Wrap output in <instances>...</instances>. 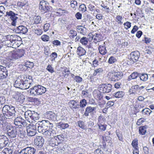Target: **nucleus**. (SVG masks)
<instances>
[{"label":"nucleus","mask_w":154,"mask_h":154,"mask_svg":"<svg viewBox=\"0 0 154 154\" xmlns=\"http://www.w3.org/2000/svg\"><path fill=\"white\" fill-rule=\"evenodd\" d=\"M14 106L11 105H5L3 107L2 112L6 119H11L15 115L16 111Z\"/></svg>","instance_id":"nucleus-1"},{"label":"nucleus","mask_w":154,"mask_h":154,"mask_svg":"<svg viewBox=\"0 0 154 154\" xmlns=\"http://www.w3.org/2000/svg\"><path fill=\"white\" fill-rule=\"evenodd\" d=\"M49 122L48 120H43L42 121H38L34 125L35 129H37L38 132L43 133L48 129V125Z\"/></svg>","instance_id":"nucleus-2"},{"label":"nucleus","mask_w":154,"mask_h":154,"mask_svg":"<svg viewBox=\"0 0 154 154\" xmlns=\"http://www.w3.org/2000/svg\"><path fill=\"white\" fill-rule=\"evenodd\" d=\"M46 91V88L40 85H38L31 88L29 92L32 96H35L42 95L45 93Z\"/></svg>","instance_id":"nucleus-3"},{"label":"nucleus","mask_w":154,"mask_h":154,"mask_svg":"<svg viewBox=\"0 0 154 154\" xmlns=\"http://www.w3.org/2000/svg\"><path fill=\"white\" fill-rule=\"evenodd\" d=\"M7 134L10 139H13L16 137L18 132L17 126L11 125H8L7 127Z\"/></svg>","instance_id":"nucleus-4"},{"label":"nucleus","mask_w":154,"mask_h":154,"mask_svg":"<svg viewBox=\"0 0 154 154\" xmlns=\"http://www.w3.org/2000/svg\"><path fill=\"white\" fill-rule=\"evenodd\" d=\"M18 14L15 13L13 11H9L6 12L5 16L7 17L11 20V25L14 26H16L17 22L16 20L18 19Z\"/></svg>","instance_id":"nucleus-5"},{"label":"nucleus","mask_w":154,"mask_h":154,"mask_svg":"<svg viewBox=\"0 0 154 154\" xmlns=\"http://www.w3.org/2000/svg\"><path fill=\"white\" fill-rule=\"evenodd\" d=\"M23 77H21V76L18 77L16 80L14 84V86L15 87L17 88H19L22 90H25L27 89L24 83L23 80L22 79H23Z\"/></svg>","instance_id":"nucleus-6"},{"label":"nucleus","mask_w":154,"mask_h":154,"mask_svg":"<svg viewBox=\"0 0 154 154\" xmlns=\"http://www.w3.org/2000/svg\"><path fill=\"white\" fill-rule=\"evenodd\" d=\"M112 86L110 84H101L99 86L98 88L101 93H108L111 91Z\"/></svg>","instance_id":"nucleus-7"},{"label":"nucleus","mask_w":154,"mask_h":154,"mask_svg":"<svg viewBox=\"0 0 154 154\" xmlns=\"http://www.w3.org/2000/svg\"><path fill=\"white\" fill-rule=\"evenodd\" d=\"M21 77H23L22 79L24 83L26 86L27 89L28 88L33 84V80L32 79V77L29 75H24L21 76Z\"/></svg>","instance_id":"nucleus-8"},{"label":"nucleus","mask_w":154,"mask_h":154,"mask_svg":"<svg viewBox=\"0 0 154 154\" xmlns=\"http://www.w3.org/2000/svg\"><path fill=\"white\" fill-rule=\"evenodd\" d=\"M23 55V54L17 52L10 51L9 54V59L10 60L11 62H13V61H15L16 60L20 58Z\"/></svg>","instance_id":"nucleus-9"},{"label":"nucleus","mask_w":154,"mask_h":154,"mask_svg":"<svg viewBox=\"0 0 154 154\" xmlns=\"http://www.w3.org/2000/svg\"><path fill=\"white\" fill-rule=\"evenodd\" d=\"M14 124L15 126H23L24 127L26 126L28 124L25 120L20 116L17 117L14 120Z\"/></svg>","instance_id":"nucleus-10"},{"label":"nucleus","mask_w":154,"mask_h":154,"mask_svg":"<svg viewBox=\"0 0 154 154\" xmlns=\"http://www.w3.org/2000/svg\"><path fill=\"white\" fill-rule=\"evenodd\" d=\"M28 29L24 26L21 25L17 26L14 29L16 33L20 34H25L28 31Z\"/></svg>","instance_id":"nucleus-11"},{"label":"nucleus","mask_w":154,"mask_h":154,"mask_svg":"<svg viewBox=\"0 0 154 154\" xmlns=\"http://www.w3.org/2000/svg\"><path fill=\"white\" fill-rule=\"evenodd\" d=\"M9 141L8 138L5 135H0V148L2 149L8 146Z\"/></svg>","instance_id":"nucleus-12"},{"label":"nucleus","mask_w":154,"mask_h":154,"mask_svg":"<svg viewBox=\"0 0 154 154\" xmlns=\"http://www.w3.org/2000/svg\"><path fill=\"white\" fill-rule=\"evenodd\" d=\"M140 55V53L138 51H134L130 53L128 58L131 63L136 62L138 59Z\"/></svg>","instance_id":"nucleus-13"},{"label":"nucleus","mask_w":154,"mask_h":154,"mask_svg":"<svg viewBox=\"0 0 154 154\" xmlns=\"http://www.w3.org/2000/svg\"><path fill=\"white\" fill-rule=\"evenodd\" d=\"M5 39H8L12 42V43L13 45L21 39L20 37L16 35H7L5 36Z\"/></svg>","instance_id":"nucleus-14"},{"label":"nucleus","mask_w":154,"mask_h":154,"mask_svg":"<svg viewBox=\"0 0 154 154\" xmlns=\"http://www.w3.org/2000/svg\"><path fill=\"white\" fill-rule=\"evenodd\" d=\"M44 143V140L43 137L41 136L35 137L34 140V144L38 148L42 147Z\"/></svg>","instance_id":"nucleus-15"},{"label":"nucleus","mask_w":154,"mask_h":154,"mask_svg":"<svg viewBox=\"0 0 154 154\" xmlns=\"http://www.w3.org/2000/svg\"><path fill=\"white\" fill-rule=\"evenodd\" d=\"M31 126L32 125H31L28 124L26 126L27 135L29 136L32 137L34 136L36 133V129L34 128V126H33V128H31L30 126Z\"/></svg>","instance_id":"nucleus-16"},{"label":"nucleus","mask_w":154,"mask_h":154,"mask_svg":"<svg viewBox=\"0 0 154 154\" xmlns=\"http://www.w3.org/2000/svg\"><path fill=\"white\" fill-rule=\"evenodd\" d=\"M8 74V70L6 68L0 65V79L6 78Z\"/></svg>","instance_id":"nucleus-17"},{"label":"nucleus","mask_w":154,"mask_h":154,"mask_svg":"<svg viewBox=\"0 0 154 154\" xmlns=\"http://www.w3.org/2000/svg\"><path fill=\"white\" fill-rule=\"evenodd\" d=\"M68 104L72 109L78 108L79 106L78 102L74 100H70L68 103Z\"/></svg>","instance_id":"nucleus-18"},{"label":"nucleus","mask_w":154,"mask_h":154,"mask_svg":"<svg viewBox=\"0 0 154 154\" xmlns=\"http://www.w3.org/2000/svg\"><path fill=\"white\" fill-rule=\"evenodd\" d=\"M17 128H18V130H17V132H18V134L20 137L23 138L26 135V132L24 128L17 126Z\"/></svg>","instance_id":"nucleus-19"},{"label":"nucleus","mask_w":154,"mask_h":154,"mask_svg":"<svg viewBox=\"0 0 154 154\" xmlns=\"http://www.w3.org/2000/svg\"><path fill=\"white\" fill-rule=\"evenodd\" d=\"M96 107H91L90 106L87 107L84 113L85 116H88L89 113L93 112L96 110Z\"/></svg>","instance_id":"nucleus-20"},{"label":"nucleus","mask_w":154,"mask_h":154,"mask_svg":"<svg viewBox=\"0 0 154 154\" xmlns=\"http://www.w3.org/2000/svg\"><path fill=\"white\" fill-rule=\"evenodd\" d=\"M31 122H36V120L39 119V114L37 112L34 111H32V116H31Z\"/></svg>","instance_id":"nucleus-21"},{"label":"nucleus","mask_w":154,"mask_h":154,"mask_svg":"<svg viewBox=\"0 0 154 154\" xmlns=\"http://www.w3.org/2000/svg\"><path fill=\"white\" fill-rule=\"evenodd\" d=\"M54 131L52 129H48L43 132L42 134L46 137L48 138L54 133Z\"/></svg>","instance_id":"nucleus-22"},{"label":"nucleus","mask_w":154,"mask_h":154,"mask_svg":"<svg viewBox=\"0 0 154 154\" xmlns=\"http://www.w3.org/2000/svg\"><path fill=\"white\" fill-rule=\"evenodd\" d=\"M76 53L78 55L81 56L85 55L86 51L84 48L79 46L77 48Z\"/></svg>","instance_id":"nucleus-23"},{"label":"nucleus","mask_w":154,"mask_h":154,"mask_svg":"<svg viewBox=\"0 0 154 154\" xmlns=\"http://www.w3.org/2000/svg\"><path fill=\"white\" fill-rule=\"evenodd\" d=\"M92 38L98 42L103 39V37L101 34L96 33L92 35Z\"/></svg>","instance_id":"nucleus-24"},{"label":"nucleus","mask_w":154,"mask_h":154,"mask_svg":"<svg viewBox=\"0 0 154 154\" xmlns=\"http://www.w3.org/2000/svg\"><path fill=\"white\" fill-rule=\"evenodd\" d=\"M32 111L28 110L25 112L24 116L25 119L29 123L31 122V117L32 116Z\"/></svg>","instance_id":"nucleus-25"},{"label":"nucleus","mask_w":154,"mask_h":154,"mask_svg":"<svg viewBox=\"0 0 154 154\" xmlns=\"http://www.w3.org/2000/svg\"><path fill=\"white\" fill-rule=\"evenodd\" d=\"M56 140L55 137L51 138L48 142L49 145L52 147L57 146L58 145V143L57 141Z\"/></svg>","instance_id":"nucleus-26"},{"label":"nucleus","mask_w":154,"mask_h":154,"mask_svg":"<svg viewBox=\"0 0 154 154\" xmlns=\"http://www.w3.org/2000/svg\"><path fill=\"white\" fill-rule=\"evenodd\" d=\"M47 116L48 119L53 120H55L56 118L55 114L52 111L47 112Z\"/></svg>","instance_id":"nucleus-27"},{"label":"nucleus","mask_w":154,"mask_h":154,"mask_svg":"<svg viewBox=\"0 0 154 154\" xmlns=\"http://www.w3.org/2000/svg\"><path fill=\"white\" fill-rule=\"evenodd\" d=\"M152 112V111L149 109L148 108H146L143 109L141 111V112L143 116H144L146 115L149 116L150 115Z\"/></svg>","instance_id":"nucleus-28"},{"label":"nucleus","mask_w":154,"mask_h":154,"mask_svg":"<svg viewBox=\"0 0 154 154\" xmlns=\"http://www.w3.org/2000/svg\"><path fill=\"white\" fill-rule=\"evenodd\" d=\"M115 74V77L117 79V81L121 79L123 76V73L120 72H114Z\"/></svg>","instance_id":"nucleus-29"},{"label":"nucleus","mask_w":154,"mask_h":154,"mask_svg":"<svg viewBox=\"0 0 154 154\" xmlns=\"http://www.w3.org/2000/svg\"><path fill=\"white\" fill-rule=\"evenodd\" d=\"M139 73L137 72H134L132 73L130 76H129L128 78V80L130 81L133 79H136L138 76H139Z\"/></svg>","instance_id":"nucleus-30"},{"label":"nucleus","mask_w":154,"mask_h":154,"mask_svg":"<svg viewBox=\"0 0 154 154\" xmlns=\"http://www.w3.org/2000/svg\"><path fill=\"white\" fill-rule=\"evenodd\" d=\"M26 150H27V154H34L36 149L33 147H27L25 148Z\"/></svg>","instance_id":"nucleus-31"},{"label":"nucleus","mask_w":154,"mask_h":154,"mask_svg":"<svg viewBox=\"0 0 154 154\" xmlns=\"http://www.w3.org/2000/svg\"><path fill=\"white\" fill-rule=\"evenodd\" d=\"M139 77L140 78V80L143 82L146 81L148 79V75L146 73H139Z\"/></svg>","instance_id":"nucleus-32"},{"label":"nucleus","mask_w":154,"mask_h":154,"mask_svg":"<svg viewBox=\"0 0 154 154\" xmlns=\"http://www.w3.org/2000/svg\"><path fill=\"white\" fill-rule=\"evenodd\" d=\"M85 27H83L82 26H78L77 27V30L78 32L84 35L85 34L84 32Z\"/></svg>","instance_id":"nucleus-33"},{"label":"nucleus","mask_w":154,"mask_h":154,"mask_svg":"<svg viewBox=\"0 0 154 154\" xmlns=\"http://www.w3.org/2000/svg\"><path fill=\"white\" fill-rule=\"evenodd\" d=\"M114 94L116 98H119L122 97L125 95V93L122 91H119L114 93Z\"/></svg>","instance_id":"nucleus-34"},{"label":"nucleus","mask_w":154,"mask_h":154,"mask_svg":"<svg viewBox=\"0 0 154 154\" xmlns=\"http://www.w3.org/2000/svg\"><path fill=\"white\" fill-rule=\"evenodd\" d=\"M55 138L56 139V140L58 144L62 142L64 140V137L63 135H57L55 137Z\"/></svg>","instance_id":"nucleus-35"},{"label":"nucleus","mask_w":154,"mask_h":154,"mask_svg":"<svg viewBox=\"0 0 154 154\" xmlns=\"http://www.w3.org/2000/svg\"><path fill=\"white\" fill-rule=\"evenodd\" d=\"M5 39V40L2 41V43H3V45L7 46L8 47H13L12 46L14 45L12 43V42H11L8 39Z\"/></svg>","instance_id":"nucleus-36"},{"label":"nucleus","mask_w":154,"mask_h":154,"mask_svg":"<svg viewBox=\"0 0 154 154\" xmlns=\"http://www.w3.org/2000/svg\"><path fill=\"white\" fill-rule=\"evenodd\" d=\"M58 126L60 127V128L61 129H65L69 127V125L67 123H63L62 122H60L58 124Z\"/></svg>","instance_id":"nucleus-37"},{"label":"nucleus","mask_w":154,"mask_h":154,"mask_svg":"<svg viewBox=\"0 0 154 154\" xmlns=\"http://www.w3.org/2000/svg\"><path fill=\"white\" fill-rule=\"evenodd\" d=\"M132 89V92L131 91V89L129 91V92L131 94H134L137 92V91L139 90V85H135L132 86L131 87Z\"/></svg>","instance_id":"nucleus-38"},{"label":"nucleus","mask_w":154,"mask_h":154,"mask_svg":"<svg viewBox=\"0 0 154 154\" xmlns=\"http://www.w3.org/2000/svg\"><path fill=\"white\" fill-rule=\"evenodd\" d=\"M16 99L17 101L20 102V103H22L24 102L25 98L24 96L22 94L18 95L16 97Z\"/></svg>","instance_id":"nucleus-39"},{"label":"nucleus","mask_w":154,"mask_h":154,"mask_svg":"<svg viewBox=\"0 0 154 154\" xmlns=\"http://www.w3.org/2000/svg\"><path fill=\"white\" fill-rule=\"evenodd\" d=\"M80 42L82 45H85L88 43V39L85 37H83L80 39Z\"/></svg>","instance_id":"nucleus-40"},{"label":"nucleus","mask_w":154,"mask_h":154,"mask_svg":"<svg viewBox=\"0 0 154 154\" xmlns=\"http://www.w3.org/2000/svg\"><path fill=\"white\" fill-rule=\"evenodd\" d=\"M108 75V76H109V79L110 80L113 81H117V79L116 78V77H115V74L114 73H109Z\"/></svg>","instance_id":"nucleus-41"},{"label":"nucleus","mask_w":154,"mask_h":154,"mask_svg":"<svg viewBox=\"0 0 154 154\" xmlns=\"http://www.w3.org/2000/svg\"><path fill=\"white\" fill-rule=\"evenodd\" d=\"M139 131L140 134L142 135H144L146 132V128L145 126L140 127Z\"/></svg>","instance_id":"nucleus-42"},{"label":"nucleus","mask_w":154,"mask_h":154,"mask_svg":"<svg viewBox=\"0 0 154 154\" xmlns=\"http://www.w3.org/2000/svg\"><path fill=\"white\" fill-rule=\"evenodd\" d=\"M72 76L73 78V76H74V79L77 82H80L82 80V79L79 76H75L74 74H72Z\"/></svg>","instance_id":"nucleus-43"},{"label":"nucleus","mask_w":154,"mask_h":154,"mask_svg":"<svg viewBox=\"0 0 154 154\" xmlns=\"http://www.w3.org/2000/svg\"><path fill=\"white\" fill-rule=\"evenodd\" d=\"M34 22L36 24H38L41 23V17L39 16H35L33 18Z\"/></svg>","instance_id":"nucleus-44"},{"label":"nucleus","mask_w":154,"mask_h":154,"mask_svg":"<svg viewBox=\"0 0 154 154\" xmlns=\"http://www.w3.org/2000/svg\"><path fill=\"white\" fill-rule=\"evenodd\" d=\"M99 50L100 53L104 55L107 52L105 48L103 46L100 47L99 48Z\"/></svg>","instance_id":"nucleus-45"},{"label":"nucleus","mask_w":154,"mask_h":154,"mask_svg":"<svg viewBox=\"0 0 154 154\" xmlns=\"http://www.w3.org/2000/svg\"><path fill=\"white\" fill-rule=\"evenodd\" d=\"M103 72V70L101 68H99L97 69L94 70V72L93 73V75L94 76L97 75V74L98 75H100V74L102 73Z\"/></svg>","instance_id":"nucleus-46"},{"label":"nucleus","mask_w":154,"mask_h":154,"mask_svg":"<svg viewBox=\"0 0 154 154\" xmlns=\"http://www.w3.org/2000/svg\"><path fill=\"white\" fill-rule=\"evenodd\" d=\"M79 9L80 11H82L83 13L85 12L86 11V8L85 5L84 4L81 5L79 6Z\"/></svg>","instance_id":"nucleus-47"},{"label":"nucleus","mask_w":154,"mask_h":154,"mask_svg":"<svg viewBox=\"0 0 154 154\" xmlns=\"http://www.w3.org/2000/svg\"><path fill=\"white\" fill-rule=\"evenodd\" d=\"M46 4L44 1H41L39 3V9L40 10H42L46 6Z\"/></svg>","instance_id":"nucleus-48"},{"label":"nucleus","mask_w":154,"mask_h":154,"mask_svg":"<svg viewBox=\"0 0 154 154\" xmlns=\"http://www.w3.org/2000/svg\"><path fill=\"white\" fill-rule=\"evenodd\" d=\"M71 7L74 9H76L77 6V2L75 1H72L70 3Z\"/></svg>","instance_id":"nucleus-49"},{"label":"nucleus","mask_w":154,"mask_h":154,"mask_svg":"<svg viewBox=\"0 0 154 154\" xmlns=\"http://www.w3.org/2000/svg\"><path fill=\"white\" fill-rule=\"evenodd\" d=\"M25 66L27 68H31L34 66L33 63L30 61H27L25 63Z\"/></svg>","instance_id":"nucleus-50"},{"label":"nucleus","mask_w":154,"mask_h":154,"mask_svg":"<svg viewBox=\"0 0 154 154\" xmlns=\"http://www.w3.org/2000/svg\"><path fill=\"white\" fill-rule=\"evenodd\" d=\"M87 103V101L85 99H82L80 101L79 105L81 107H84L86 106Z\"/></svg>","instance_id":"nucleus-51"},{"label":"nucleus","mask_w":154,"mask_h":154,"mask_svg":"<svg viewBox=\"0 0 154 154\" xmlns=\"http://www.w3.org/2000/svg\"><path fill=\"white\" fill-rule=\"evenodd\" d=\"M78 124L79 127L83 129H85L86 128L85 126L84 125V123L82 121H79L78 122Z\"/></svg>","instance_id":"nucleus-52"},{"label":"nucleus","mask_w":154,"mask_h":154,"mask_svg":"<svg viewBox=\"0 0 154 154\" xmlns=\"http://www.w3.org/2000/svg\"><path fill=\"white\" fill-rule=\"evenodd\" d=\"M69 33L71 35L70 37L71 38H73L77 36V33L76 31L73 30H71L69 31Z\"/></svg>","instance_id":"nucleus-53"},{"label":"nucleus","mask_w":154,"mask_h":154,"mask_svg":"<svg viewBox=\"0 0 154 154\" xmlns=\"http://www.w3.org/2000/svg\"><path fill=\"white\" fill-rule=\"evenodd\" d=\"M46 69L51 73L54 72V68L50 64H49L47 66Z\"/></svg>","instance_id":"nucleus-54"},{"label":"nucleus","mask_w":154,"mask_h":154,"mask_svg":"<svg viewBox=\"0 0 154 154\" xmlns=\"http://www.w3.org/2000/svg\"><path fill=\"white\" fill-rule=\"evenodd\" d=\"M4 152L5 154H12L13 151L11 149L6 148L4 149Z\"/></svg>","instance_id":"nucleus-55"},{"label":"nucleus","mask_w":154,"mask_h":154,"mask_svg":"<svg viewBox=\"0 0 154 154\" xmlns=\"http://www.w3.org/2000/svg\"><path fill=\"white\" fill-rule=\"evenodd\" d=\"M117 61L116 59L113 57H111L109 59L108 62L110 64H112Z\"/></svg>","instance_id":"nucleus-56"},{"label":"nucleus","mask_w":154,"mask_h":154,"mask_svg":"<svg viewBox=\"0 0 154 154\" xmlns=\"http://www.w3.org/2000/svg\"><path fill=\"white\" fill-rule=\"evenodd\" d=\"M144 107L143 105H136L135 106L134 108L137 112H138L140 111V109Z\"/></svg>","instance_id":"nucleus-57"},{"label":"nucleus","mask_w":154,"mask_h":154,"mask_svg":"<svg viewBox=\"0 0 154 154\" xmlns=\"http://www.w3.org/2000/svg\"><path fill=\"white\" fill-rule=\"evenodd\" d=\"M125 28L126 29L130 28L131 26V23L127 21L124 23Z\"/></svg>","instance_id":"nucleus-58"},{"label":"nucleus","mask_w":154,"mask_h":154,"mask_svg":"<svg viewBox=\"0 0 154 154\" xmlns=\"http://www.w3.org/2000/svg\"><path fill=\"white\" fill-rule=\"evenodd\" d=\"M41 38L42 40L44 42L48 41L49 39V36L47 35H43L42 36Z\"/></svg>","instance_id":"nucleus-59"},{"label":"nucleus","mask_w":154,"mask_h":154,"mask_svg":"<svg viewBox=\"0 0 154 154\" xmlns=\"http://www.w3.org/2000/svg\"><path fill=\"white\" fill-rule=\"evenodd\" d=\"M116 18L117 20L116 21L117 22L119 23L120 24H122L123 22L121 21L122 20V16L118 15L116 16Z\"/></svg>","instance_id":"nucleus-60"},{"label":"nucleus","mask_w":154,"mask_h":154,"mask_svg":"<svg viewBox=\"0 0 154 154\" xmlns=\"http://www.w3.org/2000/svg\"><path fill=\"white\" fill-rule=\"evenodd\" d=\"M103 139L104 141H109L111 140V138L110 137L106 135V134L104 135V136H102Z\"/></svg>","instance_id":"nucleus-61"},{"label":"nucleus","mask_w":154,"mask_h":154,"mask_svg":"<svg viewBox=\"0 0 154 154\" xmlns=\"http://www.w3.org/2000/svg\"><path fill=\"white\" fill-rule=\"evenodd\" d=\"M34 33L37 35H40L42 33V31L41 29H35L34 31Z\"/></svg>","instance_id":"nucleus-62"},{"label":"nucleus","mask_w":154,"mask_h":154,"mask_svg":"<svg viewBox=\"0 0 154 154\" xmlns=\"http://www.w3.org/2000/svg\"><path fill=\"white\" fill-rule=\"evenodd\" d=\"M50 26V25L49 23H46L45 24L44 26V31L46 32L49 29V27Z\"/></svg>","instance_id":"nucleus-63"},{"label":"nucleus","mask_w":154,"mask_h":154,"mask_svg":"<svg viewBox=\"0 0 154 154\" xmlns=\"http://www.w3.org/2000/svg\"><path fill=\"white\" fill-rule=\"evenodd\" d=\"M94 154H104L103 151L101 149H97L94 152Z\"/></svg>","instance_id":"nucleus-64"}]
</instances>
